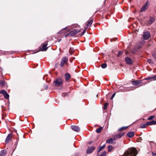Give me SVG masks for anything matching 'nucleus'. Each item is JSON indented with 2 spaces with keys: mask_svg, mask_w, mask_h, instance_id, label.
Wrapping results in <instances>:
<instances>
[{
  "mask_svg": "<svg viewBox=\"0 0 156 156\" xmlns=\"http://www.w3.org/2000/svg\"><path fill=\"white\" fill-rule=\"evenodd\" d=\"M137 151L136 148H129L124 153L123 156H136Z\"/></svg>",
  "mask_w": 156,
  "mask_h": 156,
  "instance_id": "1",
  "label": "nucleus"
},
{
  "mask_svg": "<svg viewBox=\"0 0 156 156\" xmlns=\"http://www.w3.org/2000/svg\"><path fill=\"white\" fill-rule=\"evenodd\" d=\"M62 80L61 79H57L54 81L53 85L55 87L61 86L62 85Z\"/></svg>",
  "mask_w": 156,
  "mask_h": 156,
  "instance_id": "2",
  "label": "nucleus"
},
{
  "mask_svg": "<svg viewBox=\"0 0 156 156\" xmlns=\"http://www.w3.org/2000/svg\"><path fill=\"white\" fill-rule=\"evenodd\" d=\"M68 61V58L66 57H63L61 61L60 66L61 67H63L65 64L67 63Z\"/></svg>",
  "mask_w": 156,
  "mask_h": 156,
  "instance_id": "3",
  "label": "nucleus"
},
{
  "mask_svg": "<svg viewBox=\"0 0 156 156\" xmlns=\"http://www.w3.org/2000/svg\"><path fill=\"white\" fill-rule=\"evenodd\" d=\"M151 36V34L148 31H146L144 33L143 37L144 40L148 39Z\"/></svg>",
  "mask_w": 156,
  "mask_h": 156,
  "instance_id": "4",
  "label": "nucleus"
},
{
  "mask_svg": "<svg viewBox=\"0 0 156 156\" xmlns=\"http://www.w3.org/2000/svg\"><path fill=\"white\" fill-rule=\"evenodd\" d=\"M47 45L48 41H46L44 44H41L42 48L40 49V50L42 51H46L48 48V47H46Z\"/></svg>",
  "mask_w": 156,
  "mask_h": 156,
  "instance_id": "5",
  "label": "nucleus"
},
{
  "mask_svg": "<svg viewBox=\"0 0 156 156\" xmlns=\"http://www.w3.org/2000/svg\"><path fill=\"white\" fill-rule=\"evenodd\" d=\"M80 32V31L78 30L74 29L70 31L68 34L71 36H74L76 34Z\"/></svg>",
  "mask_w": 156,
  "mask_h": 156,
  "instance_id": "6",
  "label": "nucleus"
},
{
  "mask_svg": "<svg viewBox=\"0 0 156 156\" xmlns=\"http://www.w3.org/2000/svg\"><path fill=\"white\" fill-rule=\"evenodd\" d=\"M155 20L154 18L152 17H150L149 18V19L147 23V25L148 26L150 25L152 23H153Z\"/></svg>",
  "mask_w": 156,
  "mask_h": 156,
  "instance_id": "7",
  "label": "nucleus"
},
{
  "mask_svg": "<svg viewBox=\"0 0 156 156\" xmlns=\"http://www.w3.org/2000/svg\"><path fill=\"white\" fill-rule=\"evenodd\" d=\"M124 133H120L118 134L115 135L113 137V140H115L119 138H120L123 135Z\"/></svg>",
  "mask_w": 156,
  "mask_h": 156,
  "instance_id": "8",
  "label": "nucleus"
},
{
  "mask_svg": "<svg viewBox=\"0 0 156 156\" xmlns=\"http://www.w3.org/2000/svg\"><path fill=\"white\" fill-rule=\"evenodd\" d=\"M12 134L11 133H10L8 135L5 140V142L6 143H8L10 141L12 138Z\"/></svg>",
  "mask_w": 156,
  "mask_h": 156,
  "instance_id": "9",
  "label": "nucleus"
},
{
  "mask_svg": "<svg viewBox=\"0 0 156 156\" xmlns=\"http://www.w3.org/2000/svg\"><path fill=\"white\" fill-rule=\"evenodd\" d=\"M71 128L73 130L77 132H78L80 130V128L77 126L72 125L71 126Z\"/></svg>",
  "mask_w": 156,
  "mask_h": 156,
  "instance_id": "10",
  "label": "nucleus"
},
{
  "mask_svg": "<svg viewBox=\"0 0 156 156\" xmlns=\"http://www.w3.org/2000/svg\"><path fill=\"white\" fill-rule=\"evenodd\" d=\"M95 149V148L94 147H88L87 151V153L88 154L91 153Z\"/></svg>",
  "mask_w": 156,
  "mask_h": 156,
  "instance_id": "11",
  "label": "nucleus"
},
{
  "mask_svg": "<svg viewBox=\"0 0 156 156\" xmlns=\"http://www.w3.org/2000/svg\"><path fill=\"white\" fill-rule=\"evenodd\" d=\"M125 61L126 63L128 64H131L133 63L132 59L129 57H126L125 59Z\"/></svg>",
  "mask_w": 156,
  "mask_h": 156,
  "instance_id": "12",
  "label": "nucleus"
},
{
  "mask_svg": "<svg viewBox=\"0 0 156 156\" xmlns=\"http://www.w3.org/2000/svg\"><path fill=\"white\" fill-rule=\"evenodd\" d=\"M147 2L146 3L141 9L140 12H145L146 10L147 9Z\"/></svg>",
  "mask_w": 156,
  "mask_h": 156,
  "instance_id": "13",
  "label": "nucleus"
},
{
  "mask_svg": "<svg viewBox=\"0 0 156 156\" xmlns=\"http://www.w3.org/2000/svg\"><path fill=\"white\" fill-rule=\"evenodd\" d=\"M141 83V81L133 80L132 81V84L134 86H137L139 84Z\"/></svg>",
  "mask_w": 156,
  "mask_h": 156,
  "instance_id": "14",
  "label": "nucleus"
},
{
  "mask_svg": "<svg viewBox=\"0 0 156 156\" xmlns=\"http://www.w3.org/2000/svg\"><path fill=\"white\" fill-rule=\"evenodd\" d=\"M147 124L148 125H155L156 124V120H152L151 121H148L147 122Z\"/></svg>",
  "mask_w": 156,
  "mask_h": 156,
  "instance_id": "15",
  "label": "nucleus"
},
{
  "mask_svg": "<svg viewBox=\"0 0 156 156\" xmlns=\"http://www.w3.org/2000/svg\"><path fill=\"white\" fill-rule=\"evenodd\" d=\"M6 151L5 150H2L0 152V156H5L6 154Z\"/></svg>",
  "mask_w": 156,
  "mask_h": 156,
  "instance_id": "16",
  "label": "nucleus"
},
{
  "mask_svg": "<svg viewBox=\"0 0 156 156\" xmlns=\"http://www.w3.org/2000/svg\"><path fill=\"white\" fill-rule=\"evenodd\" d=\"M134 135V132H129L127 134V136L129 137H132Z\"/></svg>",
  "mask_w": 156,
  "mask_h": 156,
  "instance_id": "17",
  "label": "nucleus"
},
{
  "mask_svg": "<svg viewBox=\"0 0 156 156\" xmlns=\"http://www.w3.org/2000/svg\"><path fill=\"white\" fill-rule=\"evenodd\" d=\"M65 80L66 81H68L70 78V75L68 73H66L65 75Z\"/></svg>",
  "mask_w": 156,
  "mask_h": 156,
  "instance_id": "18",
  "label": "nucleus"
},
{
  "mask_svg": "<svg viewBox=\"0 0 156 156\" xmlns=\"http://www.w3.org/2000/svg\"><path fill=\"white\" fill-rule=\"evenodd\" d=\"M113 140L112 138H110V139L107 140L106 143L108 144H112L113 142Z\"/></svg>",
  "mask_w": 156,
  "mask_h": 156,
  "instance_id": "19",
  "label": "nucleus"
},
{
  "mask_svg": "<svg viewBox=\"0 0 156 156\" xmlns=\"http://www.w3.org/2000/svg\"><path fill=\"white\" fill-rule=\"evenodd\" d=\"M103 129L102 127H100L96 130V132L98 133H99Z\"/></svg>",
  "mask_w": 156,
  "mask_h": 156,
  "instance_id": "20",
  "label": "nucleus"
},
{
  "mask_svg": "<svg viewBox=\"0 0 156 156\" xmlns=\"http://www.w3.org/2000/svg\"><path fill=\"white\" fill-rule=\"evenodd\" d=\"M93 22V20H90L87 23V26H90L92 24V23Z\"/></svg>",
  "mask_w": 156,
  "mask_h": 156,
  "instance_id": "21",
  "label": "nucleus"
},
{
  "mask_svg": "<svg viewBox=\"0 0 156 156\" xmlns=\"http://www.w3.org/2000/svg\"><path fill=\"white\" fill-rule=\"evenodd\" d=\"M108 151L110 152L112 150L113 147L112 145H110L108 146Z\"/></svg>",
  "mask_w": 156,
  "mask_h": 156,
  "instance_id": "22",
  "label": "nucleus"
},
{
  "mask_svg": "<svg viewBox=\"0 0 156 156\" xmlns=\"http://www.w3.org/2000/svg\"><path fill=\"white\" fill-rule=\"evenodd\" d=\"M5 99H8L9 97V95L7 93V92L5 94L3 95Z\"/></svg>",
  "mask_w": 156,
  "mask_h": 156,
  "instance_id": "23",
  "label": "nucleus"
},
{
  "mask_svg": "<svg viewBox=\"0 0 156 156\" xmlns=\"http://www.w3.org/2000/svg\"><path fill=\"white\" fill-rule=\"evenodd\" d=\"M107 66V65L105 63L102 64L101 65V67L103 69H105V68H106V67Z\"/></svg>",
  "mask_w": 156,
  "mask_h": 156,
  "instance_id": "24",
  "label": "nucleus"
},
{
  "mask_svg": "<svg viewBox=\"0 0 156 156\" xmlns=\"http://www.w3.org/2000/svg\"><path fill=\"white\" fill-rule=\"evenodd\" d=\"M147 126H148V125H147V122H146V124H141L140 125V127L142 128H146Z\"/></svg>",
  "mask_w": 156,
  "mask_h": 156,
  "instance_id": "25",
  "label": "nucleus"
},
{
  "mask_svg": "<svg viewBox=\"0 0 156 156\" xmlns=\"http://www.w3.org/2000/svg\"><path fill=\"white\" fill-rule=\"evenodd\" d=\"M5 82L3 80H1L0 81V85L2 86H3L5 85Z\"/></svg>",
  "mask_w": 156,
  "mask_h": 156,
  "instance_id": "26",
  "label": "nucleus"
},
{
  "mask_svg": "<svg viewBox=\"0 0 156 156\" xmlns=\"http://www.w3.org/2000/svg\"><path fill=\"white\" fill-rule=\"evenodd\" d=\"M152 56L156 61V51H154L152 53Z\"/></svg>",
  "mask_w": 156,
  "mask_h": 156,
  "instance_id": "27",
  "label": "nucleus"
},
{
  "mask_svg": "<svg viewBox=\"0 0 156 156\" xmlns=\"http://www.w3.org/2000/svg\"><path fill=\"white\" fill-rule=\"evenodd\" d=\"M6 92V91L4 90H2L0 91V94H3V95Z\"/></svg>",
  "mask_w": 156,
  "mask_h": 156,
  "instance_id": "28",
  "label": "nucleus"
},
{
  "mask_svg": "<svg viewBox=\"0 0 156 156\" xmlns=\"http://www.w3.org/2000/svg\"><path fill=\"white\" fill-rule=\"evenodd\" d=\"M108 105V103H105L104 105V107L103 108L105 110L106 109H107V107Z\"/></svg>",
  "mask_w": 156,
  "mask_h": 156,
  "instance_id": "29",
  "label": "nucleus"
},
{
  "mask_svg": "<svg viewBox=\"0 0 156 156\" xmlns=\"http://www.w3.org/2000/svg\"><path fill=\"white\" fill-rule=\"evenodd\" d=\"M105 144H104L101 147L99 148V151H98V152H99L100 151L102 150L105 147Z\"/></svg>",
  "mask_w": 156,
  "mask_h": 156,
  "instance_id": "30",
  "label": "nucleus"
},
{
  "mask_svg": "<svg viewBox=\"0 0 156 156\" xmlns=\"http://www.w3.org/2000/svg\"><path fill=\"white\" fill-rule=\"evenodd\" d=\"M127 127H122L120 128L119 129V131H122L123 130H125V129H126L127 128Z\"/></svg>",
  "mask_w": 156,
  "mask_h": 156,
  "instance_id": "31",
  "label": "nucleus"
},
{
  "mask_svg": "<svg viewBox=\"0 0 156 156\" xmlns=\"http://www.w3.org/2000/svg\"><path fill=\"white\" fill-rule=\"evenodd\" d=\"M123 54V51H119L118 52L117 55L118 56H119L121 55H122Z\"/></svg>",
  "mask_w": 156,
  "mask_h": 156,
  "instance_id": "32",
  "label": "nucleus"
},
{
  "mask_svg": "<svg viewBox=\"0 0 156 156\" xmlns=\"http://www.w3.org/2000/svg\"><path fill=\"white\" fill-rule=\"evenodd\" d=\"M154 117H155V116H154V115L151 116H150L148 118V120H151Z\"/></svg>",
  "mask_w": 156,
  "mask_h": 156,
  "instance_id": "33",
  "label": "nucleus"
},
{
  "mask_svg": "<svg viewBox=\"0 0 156 156\" xmlns=\"http://www.w3.org/2000/svg\"><path fill=\"white\" fill-rule=\"evenodd\" d=\"M106 154V152L105 151H104L103 152V153L101 154L100 156H105Z\"/></svg>",
  "mask_w": 156,
  "mask_h": 156,
  "instance_id": "34",
  "label": "nucleus"
},
{
  "mask_svg": "<svg viewBox=\"0 0 156 156\" xmlns=\"http://www.w3.org/2000/svg\"><path fill=\"white\" fill-rule=\"evenodd\" d=\"M152 79H153L154 80H156V75H154V76H152Z\"/></svg>",
  "mask_w": 156,
  "mask_h": 156,
  "instance_id": "35",
  "label": "nucleus"
},
{
  "mask_svg": "<svg viewBox=\"0 0 156 156\" xmlns=\"http://www.w3.org/2000/svg\"><path fill=\"white\" fill-rule=\"evenodd\" d=\"M115 93H114L112 96L111 97V99H112L113 98H114V96H115Z\"/></svg>",
  "mask_w": 156,
  "mask_h": 156,
  "instance_id": "36",
  "label": "nucleus"
},
{
  "mask_svg": "<svg viewBox=\"0 0 156 156\" xmlns=\"http://www.w3.org/2000/svg\"><path fill=\"white\" fill-rule=\"evenodd\" d=\"M86 30V28H85L84 30H83V31L82 33V35H83L84 34V33L85 32Z\"/></svg>",
  "mask_w": 156,
  "mask_h": 156,
  "instance_id": "37",
  "label": "nucleus"
},
{
  "mask_svg": "<svg viewBox=\"0 0 156 156\" xmlns=\"http://www.w3.org/2000/svg\"><path fill=\"white\" fill-rule=\"evenodd\" d=\"M152 77H151L148 78L146 79L147 80H149L150 79H152Z\"/></svg>",
  "mask_w": 156,
  "mask_h": 156,
  "instance_id": "38",
  "label": "nucleus"
},
{
  "mask_svg": "<svg viewBox=\"0 0 156 156\" xmlns=\"http://www.w3.org/2000/svg\"><path fill=\"white\" fill-rule=\"evenodd\" d=\"M66 93H62V95L64 97L65 96H66Z\"/></svg>",
  "mask_w": 156,
  "mask_h": 156,
  "instance_id": "39",
  "label": "nucleus"
},
{
  "mask_svg": "<svg viewBox=\"0 0 156 156\" xmlns=\"http://www.w3.org/2000/svg\"><path fill=\"white\" fill-rule=\"evenodd\" d=\"M44 86L45 87V89H47L48 88V86L47 85H45Z\"/></svg>",
  "mask_w": 156,
  "mask_h": 156,
  "instance_id": "40",
  "label": "nucleus"
},
{
  "mask_svg": "<svg viewBox=\"0 0 156 156\" xmlns=\"http://www.w3.org/2000/svg\"><path fill=\"white\" fill-rule=\"evenodd\" d=\"M148 61L150 63H151L152 62V60L151 59H149L148 60Z\"/></svg>",
  "mask_w": 156,
  "mask_h": 156,
  "instance_id": "41",
  "label": "nucleus"
},
{
  "mask_svg": "<svg viewBox=\"0 0 156 156\" xmlns=\"http://www.w3.org/2000/svg\"><path fill=\"white\" fill-rule=\"evenodd\" d=\"M152 154L153 156H155L156 155V153L152 152Z\"/></svg>",
  "mask_w": 156,
  "mask_h": 156,
  "instance_id": "42",
  "label": "nucleus"
},
{
  "mask_svg": "<svg viewBox=\"0 0 156 156\" xmlns=\"http://www.w3.org/2000/svg\"><path fill=\"white\" fill-rule=\"evenodd\" d=\"M68 35H69V34H68L67 35H66V36H65V37H67V36Z\"/></svg>",
  "mask_w": 156,
  "mask_h": 156,
  "instance_id": "43",
  "label": "nucleus"
},
{
  "mask_svg": "<svg viewBox=\"0 0 156 156\" xmlns=\"http://www.w3.org/2000/svg\"><path fill=\"white\" fill-rule=\"evenodd\" d=\"M65 30V28H64L62 30V31H64V30Z\"/></svg>",
  "mask_w": 156,
  "mask_h": 156,
  "instance_id": "44",
  "label": "nucleus"
},
{
  "mask_svg": "<svg viewBox=\"0 0 156 156\" xmlns=\"http://www.w3.org/2000/svg\"><path fill=\"white\" fill-rule=\"evenodd\" d=\"M61 32H62V31L60 32H59V34H60V33H61Z\"/></svg>",
  "mask_w": 156,
  "mask_h": 156,
  "instance_id": "45",
  "label": "nucleus"
},
{
  "mask_svg": "<svg viewBox=\"0 0 156 156\" xmlns=\"http://www.w3.org/2000/svg\"><path fill=\"white\" fill-rule=\"evenodd\" d=\"M140 139H141V137H140Z\"/></svg>",
  "mask_w": 156,
  "mask_h": 156,
  "instance_id": "46",
  "label": "nucleus"
}]
</instances>
